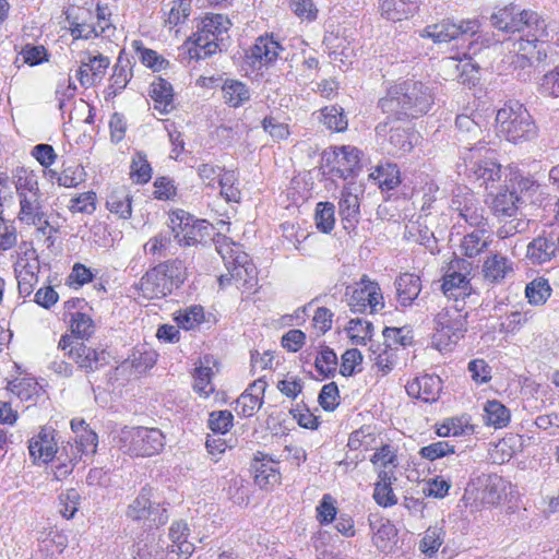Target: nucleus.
Segmentation results:
<instances>
[{
  "label": "nucleus",
  "instance_id": "nucleus-63",
  "mask_svg": "<svg viewBox=\"0 0 559 559\" xmlns=\"http://www.w3.org/2000/svg\"><path fill=\"white\" fill-rule=\"evenodd\" d=\"M234 416L231 412L214 411L209 416V428L216 433H226L233 427Z\"/></svg>",
  "mask_w": 559,
  "mask_h": 559
},
{
  "label": "nucleus",
  "instance_id": "nucleus-24",
  "mask_svg": "<svg viewBox=\"0 0 559 559\" xmlns=\"http://www.w3.org/2000/svg\"><path fill=\"white\" fill-rule=\"evenodd\" d=\"M160 271L155 266L147 271L141 278L139 288L143 297L159 299L170 295L174 288L167 282Z\"/></svg>",
  "mask_w": 559,
  "mask_h": 559
},
{
  "label": "nucleus",
  "instance_id": "nucleus-18",
  "mask_svg": "<svg viewBox=\"0 0 559 559\" xmlns=\"http://www.w3.org/2000/svg\"><path fill=\"white\" fill-rule=\"evenodd\" d=\"M283 46L271 35L257 38L254 45L247 52V60L252 67L269 66L277 60Z\"/></svg>",
  "mask_w": 559,
  "mask_h": 559
},
{
  "label": "nucleus",
  "instance_id": "nucleus-37",
  "mask_svg": "<svg viewBox=\"0 0 559 559\" xmlns=\"http://www.w3.org/2000/svg\"><path fill=\"white\" fill-rule=\"evenodd\" d=\"M519 12L520 8L514 4L500 8L491 14V25L506 33H516Z\"/></svg>",
  "mask_w": 559,
  "mask_h": 559
},
{
  "label": "nucleus",
  "instance_id": "nucleus-2",
  "mask_svg": "<svg viewBox=\"0 0 559 559\" xmlns=\"http://www.w3.org/2000/svg\"><path fill=\"white\" fill-rule=\"evenodd\" d=\"M13 183L20 207L17 219L25 225H48L37 175L33 170L19 167L13 173Z\"/></svg>",
  "mask_w": 559,
  "mask_h": 559
},
{
  "label": "nucleus",
  "instance_id": "nucleus-38",
  "mask_svg": "<svg viewBox=\"0 0 559 559\" xmlns=\"http://www.w3.org/2000/svg\"><path fill=\"white\" fill-rule=\"evenodd\" d=\"M319 121L334 132H343L347 129L348 120L344 109L337 105L325 106L320 110Z\"/></svg>",
  "mask_w": 559,
  "mask_h": 559
},
{
  "label": "nucleus",
  "instance_id": "nucleus-30",
  "mask_svg": "<svg viewBox=\"0 0 559 559\" xmlns=\"http://www.w3.org/2000/svg\"><path fill=\"white\" fill-rule=\"evenodd\" d=\"M416 10L417 4L413 0H377V11L388 21L406 20Z\"/></svg>",
  "mask_w": 559,
  "mask_h": 559
},
{
  "label": "nucleus",
  "instance_id": "nucleus-10",
  "mask_svg": "<svg viewBox=\"0 0 559 559\" xmlns=\"http://www.w3.org/2000/svg\"><path fill=\"white\" fill-rule=\"evenodd\" d=\"M480 24L478 20H463L454 23L444 20L440 23L426 26L420 36L432 39L433 43H449L451 40H469L479 32Z\"/></svg>",
  "mask_w": 559,
  "mask_h": 559
},
{
  "label": "nucleus",
  "instance_id": "nucleus-5",
  "mask_svg": "<svg viewBox=\"0 0 559 559\" xmlns=\"http://www.w3.org/2000/svg\"><path fill=\"white\" fill-rule=\"evenodd\" d=\"M118 444L131 456H152L163 450L165 437L157 428L124 427L119 432Z\"/></svg>",
  "mask_w": 559,
  "mask_h": 559
},
{
  "label": "nucleus",
  "instance_id": "nucleus-60",
  "mask_svg": "<svg viewBox=\"0 0 559 559\" xmlns=\"http://www.w3.org/2000/svg\"><path fill=\"white\" fill-rule=\"evenodd\" d=\"M254 483L261 489L266 486L275 487L280 483V473L273 464L262 463L255 466Z\"/></svg>",
  "mask_w": 559,
  "mask_h": 559
},
{
  "label": "nucleus",
  "instance_id": "nucleus-3",
  "mask_svg": "<svg viewBox=\"0 0 559 559\" xmlns=\"http://www.w3.org/2000/svg\"><path fill=\"white\" fill-rule=\"evenodd\" d=\"M498 133L514 144L532 141L538 129L528 110L516 100L507 102L496 116Z\"/></svg>",
  "mask_w": 559,
  "mask_h": 559
},
{
  "label": "nucleus",
  "instance_id": "nucleus-33",
  "mask_svg": "<svg viewBox=\"0 0 559 559\" xmlns=\"http://www.w3.org/2000/svg\"><path fill=\"white\" fill-rule=\"evenodd\" d=\"M150 96L159 112L167 114L174 109V92L168 81L156 78L150 85Z\"/></svg>",
  "mask_w": 559,
  "mask_h": 559
},
{
  "label": "nucleus",
  "instance_id": "nucleus-41",
  "mask_svg": "<svg viewBox=\"0 0 559 559\" xmlns=\"http://www.w3.org/2000/svg\"><path fill=\"white\" fill-rule=\"evenodd\" d=\"M107 209L120 218L128 219L132 214L131 195L124 188L114 190L107 198Z\"/></svg>",
  "mask_w": 559,
  "mask_h": 559
},
{
  "label": "nucleus",
  "instance_id": "nucleus-40",
  "mask_svg": "<svg viewBox=\"0 0 559 559\" xmlns=\"http://www.w3.org/2000/svg\"><path fill=\"white\" fill-rule=\"evenodd\" d=\"M223 98L230 107L237 108L250 99L246 84L236 80H226L222 87Z\"/></svg>",
  "mask_w": 559,
  "mask_h": 559
},
{
  "label": "nucleus",
  "instance_id": "nucleus-43",
  "mask_svg": "<svg viewBox=\"0 0 559 559\" xmlns=\"http://www.w3.org/2000/svg\"><path fill=\"white\" fill-rule=\"evenodd\" d=\"M510 411L499 401H488L485 405L486 424L495 428H503L510 423Z\"/></svg>",
  "mask_w": 559,
  "mask_h": 559
},
{
  "label": "nucleus",
  "instance_id": "nucleus-58",
  "mask_svg": "<svg viewBox=\"0 0 559 559\" xmlns=\"http://www.w3.org/2000/svg\"><path fill=\"white\" fill-rule=\"evenodd\" d=\"M537 91L545 97H559V66L539 79Z\"/></svg>",
  "mask_w": 559,
  "mask_h": 559
},
{
  "label": "nucleus",
  "instance_id": "nucleus-51",
  "mask_svg": "<svg viewBox=\"0 0 559 559\" xmlns=\"http://www.w3.org/2000/svg\"><path fill=\"white\" fill-rule=\"evenodd\" d=\"M473 432V427L465 417H454L445 419L438 428L439 437L464 436Z\"/></svg>",
  "mask_w": 559,
  "mask_h": 559
},
{
  "label": "nucleus",
  "instance_id": "nucleus-12",
  "mask_svg": "<svg viewBox=\"0 0 559 559\" xmlns=\"http://www.w3.org/2000/svg\"><path fill=\"white\" fill-rule=\"evenodd\" d=\"M469 269L471 264L463 259H457L450 263L441 285L445 297L459 301L471 296L473 288L471 280L467 277Z\"/></svg>",
  "mask_w": 559,
  "mask_h": 559
},
{
  "label": "nucleus",
  "instance_id": "nucleus-64",
  "mask_svg": "<svg viewBox=\"0 0 559 559\" xmlns=\"http://www.w3.org/2000/svg\"><path fill=\"white\" fill-rule=\"evenodd\" d=\"M374 429L371 426H362L361 428L353 431L348 439V447L352 450L360 448L368 449L374 441Z\"/></svg>",
  "mask_w": 559,
  "mask_h": 559
},
{
  "label": "nucleus",
  "instance_id": "nucleus-39",
  "mask_svg": "<svg viewBox=\"0 0 559 559\" xmlns=\"http://www.w3.org/2000/svg\"><path fill=\"white\" fill-rule=\"evenodd\" d=\"M488 246L489 241L485 236V230L474 229L462 238L460 249L463 255L475 258L484 252Z\"/></svg>",
  "mask_w": 559,
  "mask_h": 559
},
{
  "label": "nucleus",
  "instance_id": "nucleus-47",
  "mask_svg": "<svg viewBox=\"0 0 559 559\" xmlns=\"http://www.w3.org/2000/svg\"><path fill=\"white\" fill-rule=\"evenodd\" d=\"M37 266L26 263L21 269L15 267L19 294L23 297L29 296L38 282L36 274Z\"/></svg>",
  "mask_w": 559,
  "mask_h": 559
},
{
  "label": "nucleus",
  "instance_id": "nucleus-17",
  "mask_svg": "<svg viewBox=\"0 0 559 559\" xmlns=\"http://www.w3.org/2000/svg\"><path fill=\"white\" fill-rule=\"evenodd\" d=\"M235 264L227 267V273L218 277L221 286H225L234 281L238 287L252 288L257 282V269L250 262L248 254L237 255Z\"/></svg>",
  "mask_w": 559,
  "mask_h": 559
},
{
  "label": "nucleus",
  "instance_id": "nucleus-57",
  "mask_svg": "<svg viewBox=\"0 0 559 559\" xmlns=\"http://www.w3.org/2000/svg\"><path fill=\"white\" fill-rule=\"evenodd\" d=\"M70 325L71 332L76 336L75 340L82 341V338L90 336L93 333V320L90 316L75 311V313H70Z\"/></svg>",
  "mask_w": 559,
  "mask_h": 559
},
{
  "label": "nucleus",
  "instance_id": "nucleus-6",
  "mask_svg": "<svg viewBox=\"0 0 559 559\" xmlns=\"http://www.w3.org/2000/svg\"><path fill=\"white\" fill-rule=\"evenodd\" d=\"M489 154L485 145H475L462 156L468 178L486 189L501 178V165Z\"/></svg>",
  "mask_w": 559,
  "mask_h": 559
},
{
  "label": "nucleus",
  "instance_id": "nucleus-32",
  "mask_svg": "<svg viewBox=\"0 0 559 559\" xmlns=\"http://www.w3.org/2000/svg\"><path fill=\"white\" fill-rule=\"evenodd\" d=\"M455 127L457 129V140L466 152L467 147L484 145L481 143V127L473 117L459 115L455 119Z\"/></svg>",
  "mask_w": 559,
  "mask_h": 559
},
{
  "label": "nucleus",
  "instance_id": "nucleus-35",
  "mask_svg": "<svg viewBox=\"0 0 559 559\" xmlns=\"http://www.w3.org/2000/svg\"><path fill=\"white\" fill-rule=\"evenodd\" d=\"M521 195H515L504 187L503 190L493 195L491 200V210L496 216L511 217L516 214Z\"/></svg>",
  "mask_w": 559,
  "mask_h": 559
},
{
  "label": "nucleus",
  "instance_id": "nucleus-8",
  "mask_svg": "<svg viewBox=\"0 0 559 559\" xmlns=\"http://www.w3.org/2000/svg\"><path fill=\"white\" fill-rule=\"evenodd\" d=\"M171 224L173 233L180 246L206 245L213 239L212 224L205 219H197L183 211L174 213Z\"/></svg>",
  "mask_w": 559,
  "mask_h": 559
},
{
  "label": "nucleus",
  "instance_id": "nucleus-31",
  "mask_svg": "<svg viewBox=\"0 0 559 559\" xmlns=\"http://www.w3.org/2000/svg\"><path fill=\"white\" fill-rule=\"evenodd\" d=\"M396 299L401 307H409L421 292L419 276L411 273L400 275L395 282Z\"/></svg>",
  "mask_w": 559,
  "mask_h": 559
},
{
  "label": "nucleus",
  "instance_id": "nucleus-7",
  "mask_svg": "<svg viewBox=\"0 0 559 559\" xmlns=\"http://www.w3.org/2000/svg\"><path fill=\"white\" fill-rule=\"evenodd\" d=\"M467 330V312L457 306L443 308L435 318L432 342L440 350L456 344Z\"/></svg>",
  "mask_w": 559,
  "mask_h": 559
},
{
  "label": "nucleus",
  "instance_id": "nucleus-20",
  "mask_svg": "<svg viewBox=\"0 0 559 559\" xmlns=\"http://www.w3.org/2000/svg\"><path fill=\"white\" fill-rule=\"evenodd\" d=\"M373 545L383 552H390L397 543V530L388 519L371 514L368 518Z\"/></svg>",
  "mask_w": 559,
  "mask_h": 559
},
{
  "label": "nucleus",
  "instance_id": "nucleus-28",
  "mask_svg": "<svg viewBox=\"0 0 559 559\" xmlns=\"http://www.w3.org/2000/svg\"><path fill=\"white\" fill-rule=\"evenodd\" d=\"M558 241L555 235L547 234L534 238L527 245V258L534 264H543L550 261L558 251Z\"/></svg>",
  "mask_w": 559,
  "mask_h": 559
},
{
  "label": "nucleus",
  "instance_id": "nucleus-23",
  "mask_svg": "<svg viewBox=\"0 0 559 559\" xmlns=\"http://www.w3.org/2000/svg\"><path fill=\"white\" fill-rule=\"evenodd\" d=\"M334 166L331 173L343 179L356 175L360 169V151L354 146H342L334 152Z\"/></svg>",
  "mask_w": 559,
  "mask_h": 559
},
{
  "label": "nucleus",
  "instance_id": "nucleus-52",
  "mask_svg": "<svg viewBox=\"0 0 559 559\" xmlns=\"http://www.w3.org/2000/svg\"><path fill=\"white\" fill-rule=\"evenodd\" d=\"M525 294L530 304L544 305L551 295V287L547 280L538 277L526 286Z\"/></svg>",
  "mask_w": 559,
  "mask_h": 559
},
{
  "label": "nucleus",
  "instance_id": "nucleus-53",
  "mask_svg": "<svg viewBox=\"0 0 559 559\" xmlns=\"http://www.w3.org/2000/svg\"><path fill=\"white\" fill-rule=\"evenodd\" d=\"M504 187L520 195L534 187V181L525 177L516 167H509L506 173Z\"/></svg>",
  "mask_w": 559,
  "mask_h": 559
},
{
  "label": "nucleus",
  "instance_id": "nucleus-27",
  "mask_svg": "<svg viewBox=\"0 0 559 559\" xmlns=\"http://www.w3.org/2000/svg\"><path fill=\"white\" fill-rule=\"evenodd\" d=\"M216 365V360L213 356L205 355L200 359L199 365L194 368L192 373L193 377V390L202 397H209L215 390L212 379L214 376L213 367Z\"/></svg>",
  "mask_w": 559,
  "mask_h": 559
},
{
  "label": "nucleus",
  "instance_id": "nucleus-15",
  "mask_svg": "<svg viewBox=\"0 0 559 559\" xmlns=\"http://www.w3.org/2000/svg\"><path fill=\"white\" fill-rule=\"evenodd\" d=\"M127 516L133 521H150L156 527L168 521L167 509L151 497V491L141 492L129 506Z\"/></svg>",
  "mask_w": 559,
  "mask_h": 559
},
{
  "label": "nucleus",
  "instance_id": "nucleus-21",
  "mask_svg": "<svg viewBox=\"0 0 559 559\" xmlns=\"http://www.w3.org/2000/svg\"><path fill=\"white\" fill-rule=\"evenodd\" d=\"M56 442V430L52 427L44 426L38 435L29 440L28 451L34 461L44 463L50 462L58 450Z\"/></svg>",
  "mask_w": 559,
  "mask_h": 559
},
{
  "label": "nucleus",
  "instance_id": "nucleus-61",
  "mask_svg": "<svg viewBox=\"0 0 559 559\" xmlns=\"http://www.w3.org/2000/svg\"><path fill=\"white\" fill-rule=\"evenodd\" d=\"M131 177L136 183H146L152 177V168L146 156L141 152H136L132 158Z\"/></svg>",
  "mask_w": 559,
  "mask_h": 559
},
{
  "label": "nucleus",
  "instance_id": "nucleus-55",
  "mask_svg": "<svg viewBox=\"0 0 559 559\" xmlns=\"http://www.w3.org/2000/svg\"><path fill=\"white\" fill-rule=\"evenodd\" d=\"M7 389L21 401H32L37 394V383L29 378L10 381Z\"/></svg>",
  "mask_w": 559,
  "mask_h": 559
},
{
  "label": "nucleus",
  "instance_id": "nucleus-46",
  "mask_svg": "<svg viewBox=\"0 0 559 559\" xmlns=\"http://www.w3.org/2000/svg\"><path fill=\"white\" fill-rule=\"evenodd\" d=\"M445 532L440 526H429L419 543V550L428 557H432L444 540Z\"/></svg>",
  "mask_w": 559,
  "mask_h": 559
},
{
  "label": "nucleus",
  "instance_id": "nucleus-34",
  "mask_svg": "<svg viewBox=\"0 0 559 559\" xmlns=\"http://www.w3.org/2000/svg\"><path fill=\"white\" fill-rule=\"evenodd\" d=\"M544 40H535V38H523L518 40L509 41V52H519L525 55L530 61L536 66L544 62L547 58V51L543 48Z\"/></svg>",
  "mask_w": 559,
  "mask_h": 559
},
{
  "label": "nucleus",
  "instance_id": "nucleus-42",
  "mask_svg": "<svg viewBox=\"0 0 559 559\" xmlns=\"http://www.w3.org/2000/svg\"><path fill=\"white\" fill-rule=\"evenodd\" d=\"M174 320L180 329L193 330L204 321V309L199 305L179 309L174 313Z\"/></svg>",
  "mask_w": 559,
  "mask_h": 559
},
{
  "label": "nucleus",
  "instance_id": "nucleus-44",
  "mask_svg": "<svg viewBox=\"0 0 559 559\" xmlns=\"http://www.w3.org/2000/svg\"><path fill=\"white\" fill-rule=\"evenodd\" d=\"M215 243L217 253L222 257L226 269L235 264L237 255L247 254L241 250V246L231 241L226 236L216 234V237L212 239Z\"/></svg>",
  "mask_w": 559,
  "mask_h": 559
},
{
  "label": "nucleus",
  "instance_id": "nucleus-29",
  "mask_svg": "<svg viewBox=\"0 0 559 559\" xmlns=\"http://www.w3.org/2000/svg\"><path fill=\"white\" fill-rule=\"evenodd\" d=\"M481 272L490 283H501L513 272V262L500 252H491L484 261Z\"/></svg>",
  "mask_w": 559,
  "mask_h": 559
},
{
  "label": "nucleus",
  "instance_id": "nucleus-19",
  "mask_svg": "<svg viewBox=\"0 0 559 559\" xmlns=\"http://www.w3.org/2000/svg\"><path fill=\"white\" fill-rule=\"evenodd\" d=\"M266 386L264 378L254 380L236 400L235 412L246 418L253 416L263 404Z\"/></svg>",
  "mask_w": 559,
  "mask_h": 559
},
{
  "label": "nucleus",
  "instance_id": "nucleus-14",
  "mask_svg": "<svg viewBox=\"0 0 559 559\" xmlns=\"http://www.w3.org/2000/svg\"><path fill=\"white\" fill-rule=\"evenodd\" d=\"M450 207L469 226L484 225V209L475 193L467 187H457L453 190Z\"/></svg>",
  "mask_w": 559,
  "mask_h": 559
},
{
  "label": "nucleus",
  "instance_id": "nucleus-13",
  "mask_svg": "<svg viewBox=\"0 0 559 559\" xmlns=\"http://www.w3.org/2000/svg\"><path fill=\"white\" fill-rule=\"evenodd\" d=\"M401 124L395 117H386V120L376 127L377 135L388 138V154L403 155L413 148L415 134Z\"/></svg>",
  "mask_w": 559,
  "mask_h": 559
},
{
  "label": "nucleus",
  "instance_id": "nucleus-48",
  "mask_svg": "<svg viewBox=\"0 0 559 559\" xmlns=\"http://www.w3.org/2000/svg\"><path fill=\"white\" fill-rule=\"evenodd\" d=\"M314 221L320 231L331 233L335 225V205L331 202H319L316 206Z\"/></svg>",
  "mask_w": 559,
  "mask_h": 559
},
{
  "label": "nucleus",
  "instance_id": "nucleus-62",
  "mask_svg": "<svg viewBox=\"0 0 559 559\" xmlns=\"http://www.w3.org/2000/svg\"><path fill=\"white\" fill-rule=\"evenodd\" d=\"M317 371L323 377H331L334 374L337 365V356L333 349L324 347L316 358Z\"/></svg>",
  "mask_w": 559,
  "mask_h": 559
},
{
  "label": "nucleus",
  "instance_id": "nucleus-56",
  "mask_svg": "<svg viewBox=\"0 0 559 559\" xmlns=\"http://www.w3.org/2000/svg\"><path fill=\"white\" fill-rule=\"evenodd\" d=\"M132 46L134 47L140 61L151 68L153 71H160L165 68L167 61L160 57L155 50L145 48L142 46L141 41H133Z\"/></svg>",
  "mask_w": 559,
  "mask_h": 559
},
{
  "label": "nucleus",
  "instance_id": "nucleus-49",
  "mask_svg": "<svg viewBox=\"0 0 559 559\" xmlns=\"http://www.w3.org/2000/svg\"><path fill=\"white\" fill-rule=\"evenodd\" d=\"M504 61L508 62L512 73L519 81L526 82L531 80L532 69L535 66L525 57V55L509 52V56L506 57Z\"/></svg>",
  "mask_w": 559,
  "mask_h": 559
},
{
  "label": "nucleus",
  "instance_id": "nucleus-26",
  "mask_svg": "<svg viewBox=\"0 0 559 559\" xmlns=\"http://www.w3.org/2000/svg\"><path fill=\"white\" fill-rule=\"evenodd\" d=\"M360 204L358 195L349 187H345L341 192L338 201V214L343 228L350 233L354 230L360 217Z\"/></svg>",
  "mask_w": 559,
  "mask_h": 559
},
{
  "label": "nucleus",
  "instance_id": "nucleus-54",
  "mask_svg": "<svg viewBox=\"0 0 559 559\" xmlns=\"http://www.w3.org/2000/svg\"><path fill=\"white\" fill-rule=\"evenodd\" d=\"M237 175L234 170L225 171L218 180L221 187V194L227 202H239L241 199V192L238 186Z\"/></svg>",
  "mask_w": 559,
  "mask_h": 559
},
{
  "label": "nucleus",
  "instance_id": "nucleus-22",
  "mask_svg": "<svg viewBox=\"0 0 559 559\" xmlns=\"http://www.w3.org/2000/svg\"><path fill=\"white\" fill-rule=\"evenodd\" d=\"M409 396L426 403L436 402L442 390V381L436 374H424L415 378L405 386Z\"/></svg>",
  "mask_w": 559,
  "mask_h": 559
},
{
  "label": "nucleus",
  "instance_id": "nucleus-16",
  "mask_svg": "<svg viewBox=\"0 0 559 559\" xmlns=\"http://www.w3.org/2000/svg\"><path fill=\"white\" fill-rule=\"evenodd\" d=\"M371 462L378 472V481L374 489H391L395 480V469L399 465L397 449L393 444H382L371 457Z\"/></svg>",
  "mask_w": 559,
  "mask_h": 559
},
{
  "label": "nucleus",
  "instance_id": "nucleus-59",
  "mask_svg": "<svg viewBox=\"0 0 559 559\" xmlns=\"http://www.w3.org/2000/svg\"><path fill=\"white\" fill-rule=\"evenodd\" d=\"M372 323L367 320L352 319L348 322L347 331L356 344H365L372 336Z\"/></svg>",
  "mask_w": 559,
  "mask_h": 559
},
{
  "label": "nucleus",
  "instance_id": "nucleus-1",
  "mask_svg": "<svg viewBox=\"0 0 559 559\" xmlns=\"http://www.w3.org/2000/svg\"><path fill=\"white\" fill-rule=\"evenodd\" d=\"M435 103L433 88L429 83L406 80L392 86L386 96L379 100V107L399 121L426 115Z\"/></svg>",
  "mask_w": 559,
  "mask_h": 559
},
{
  "label": "nucleus",
  "instance_id": "nucleus-4",
  "mask_svg": "<svg viewBox=\"0 0 559 559\" xmlns=\"http://www.w3.org/2000/svg\"><path fill=\"white\" fill-rule=\"evenodd\" d=\"M230 25L229 19L223 14H206L198 25L193 46L188 50L190 59L202 60L221 51V44Z\"/></svg>",
  "mask_w": 559,
  "mask_h": 559
},
{
  "label": "nucleus",
  "instance_id": "nucleus-11",
  "mask_svg": "<svg viewBox=\"0 0 559 559\" xmlns=\"http://www.w3.org/2000/svg\"><path fill=\"white\" fill-rule=\"evenodd\" d=\"M348 306L353 312L358 313L368 310L374 313L383 309L384 300L379 284L367 275H362L349 297Z\"/></svg>",
  "mask_w": 559,
  "mask_h": 559
},
{
  "label": "nucleus",
  "instance_id": "nucleus-50",
  "mask_svg": "<svg viewBox=\"0 0 559 559\" xmlns=\"http://www.w3.org/2000/svg\"><path fill=\"white\" fill-rule=\"evenodd\" d=\"M384 345L386 348H397V346H408L413 342V331L408 326L385 328L383 330Z\"/></svg>",
  "mask_w": 559,
  "mask_h": 559
},
{
  "label": "nucleus",
  "instance_id": "nucleus-36",
  "mask_svg": "<svg viewBox=\"0 0 559 559\" xmlns=\"http://www.w3.org/2000/svg\"><path fill=\"white\" fill-rule=\"evenodd\" d=\"M132 78V70L128 59L120 56L114 67V73L110 76V84L107 88L108 97H115L122 92Z\"/></svg>",
  "mask_w": 559,
  "mask_h": 559
},
{
  "label": "nucleus",
  "instance_id": "nucleus-25",
  "mask_svg": "<svg viewBox=\"0 0 559 559\" xmlns=\"http://www.w3.org/2000/svg\"><path fill=\"white\" fill-rule=\"evenodd\" d=\"M516 32L522 33L526 38L546 40L548 37L546 21L533 10H521L518 16Z\"/></svg>",
  "mask_w": 559,
  "mask_h": 559
},
{
  "label": "nucleus",
  "instance_id": "nucleus-45",
  "mask_svg": "<svg viewBox=\"0 0 559 559\" xmlns=\"http://www.w3.org/2000/svg\"><path fill=\"white\" fill-rule=\"evenodd\" d=\"M156 267L160 271L162 275L167 278L168 283L174 289L179 288L186 280V266L180 260H169L159 263Z\"/></svg>",
  "mask_w": 559,
  "mask_h": 559
},
{
  "label": "nucleus",
  "instance_id": "nucleus-9",
  "mask_svg": "<svg viewBox=\"0 0 559 559\" xmlns=\"http://www.w3.org/2000/svg\"><path fill=\"white\" fill-rule=\"evenodd\" d=\"M58 347L68 350L67 355L86 373L95 372L108 364V353L86 345L83 341L63 335Z\"/></svg>",
  "mask_w": 559,
  "mask_h": 559
}]
</instances>
